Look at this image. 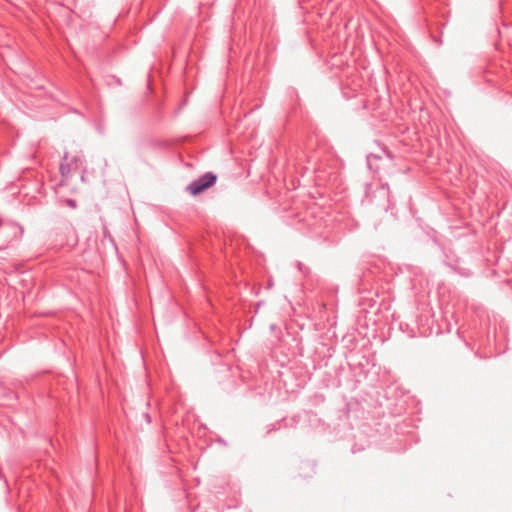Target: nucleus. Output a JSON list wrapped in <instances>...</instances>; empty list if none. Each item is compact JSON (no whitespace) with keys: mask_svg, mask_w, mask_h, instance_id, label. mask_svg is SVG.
Instances as JSON below:
<instances>
[{"mask_svg":"<svg viewBox=\"0 0 512 512\" xmlns=\"http://www.w3.org/2000/svg\"><path fill=\"white\" fill-rule=\"evenodd\" d=\"M216 179H217V177L215 174H213L212 172H207L204 175H202L201 177H199L198 179L191 182L187 186L186 190L191 195H194V196L198 195L201 192H203L204 190L213 186L216 182Z\"/></svg>","mask_w":512,"mask_h":512,"instance_id":"1","label":"nucleus"},{"mask_svg":"<svg viewBox=\"0 0 512 512\" xmlns=\"http://www.w3.org/2000/svg\"><path fill=\"white\" fill-rule=\"evenodd\" d=\"M84 159L81 156H73L69 158L68 153H65L60 164L59 170L63 178L68 179L73 172L83 167Z\"/></svg>","mask_w":512,"mask_h":512,"instance_id":"2","label":"nucleus"},{"mask_svg":"<svg viewBox=\"0 0 512 512\" xmlns=\"http://www.w3.org/2000/svg\"><path fill=\"white\" fill-rule=\"evenodd\" d=\"M15 228L9 225L0 226V250L5 249L12 241Z\"/></svg>","mask_w":512,"mask_h":512,"instance_id":"3","label":"nucleus"},{"mask_svg":"<svg viewBox=\"0 0 512 512\" xmlns=\"http://www.w3.org/2000/svg\"><path fill=\"white\" fill-rule=\"evenodd\" d=\"M66 204L71 207V208H76L77 207V203L74 199H67L66 200Z\"/></svg>","mask_w":512,"mask_h":512,"instance_id":"4","label":"nucleus"}]
</instances>
